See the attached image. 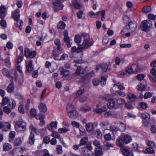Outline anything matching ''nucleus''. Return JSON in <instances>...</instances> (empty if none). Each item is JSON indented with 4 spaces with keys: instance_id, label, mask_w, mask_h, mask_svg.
<instances>
[{
    "instance_id": "a19ab883",
    "label": "nucleus",
    "mask_w": 156,
    "mask_h": 156,
    "mask_svg": "<svg viewBox=\"0 0 156 156\" xmlns=\"http://www.w3.org/2000/svg\"><path fill=\"white\" fill-rule=\"evenodd\" d=\"M88 141V139L87 137H85L82 138L80 141V145H83L85 144Z\"/></svg>"
},
{
    "instance_id": "6e6552de",
    "label": "nucleus",
    "mask_w": 156,
    "mask_h": 156,
    "mask_svg": "<svg viewBox=\"0 0 156 156\" xmlns=\"http://www.w3.org/2000/svg\"><path fill=\"white\" fill-rule=\"evenodd\" d=\"M68 33L67 30H65L63 33V35L64 36V41L65 42L67 43V45L68 48H70L72 45V43L70 42V40L69 36H68Z\"/></svg>"
},
{
    "instance_id": "0e129e2a",
    "label": "nucleus",
    "mask_w": 156,
    "mask_h": 156,
    "mask_svg": "<svg viewBox=\"0 0 156 156\" xmlns=\"http://www.w3.org/2000/svg\"><path fill=\"white\" fill-rule=\"evenodd\" d=\"M51 135L53 137H56L57 138H60V135L59 133L57 132L53 131L52 132Z\"/></svg>"
},
{
    "instance_id": "f257e3e1",
    "label": "nucleus",
    "mask_w": 156,
    "mask_h": 156,
    "mask_svg": "<svg viewBox=\"0 0 156 156\" xmlns=\"http://www.w3.org/2000/svg\"><path fill=\"white\" fill-rule=\"evenodd\" d=\"M131 140V137L129 135H121L117 140L116 143L117 145L122 147L124 144H128L130 142Z\"/></svg>"
},
{
    "instance_id": "a211bd4d",
    "label": "nucleus",
    "mask_w": 156,
    "mask_h": 156,
    "mask_svg": "<svg viewBox=\"0 0 156 156\" xmlns=\"http://www.w3.org/2000/svg\"><path fill=\"white\" fill-rule=\"evenodd\" d=\"M133 73H136L140 70V66L138 64H133L131 66Z\"/></svg>"
},
{
    "instance_id": "9d476101",
    "label": "nucleus",
    "mask_w": 156,
    "mask_h": 156,
    "mask_svg": "<svg viewBox=\"0 0 156 156\" xmlns=\"http://www.w3.org/2000/svg\"><path fill=\"white\" fill-rule=\"evenodd\" d=\"M107 105L108 108L110 109H116L117 108L115 101L113 99L108 100L107 103Z\"/></svg>"
},
{
    "instance_id": "473e14b6",
    "label": "nucleus",
    "mask_w": 156,
    "mask_h": 156,
    "mask_svg": "<svg viewBox=\"0 0 156 156\" xmlns=\"http://www.w3.org/2000/svg\"><path fill=\"white\" fill-rule=\"evenodd\" d=\"M122 152L125 156H128L130 153L129 149L125 147L122 149Z\"/></svg>"
},
{
    "instance_id": "1a4fd4ad",
    "label": "nucleus",
    "mask_w": 156,
    "mask_h": 156,
    "mask_svg": "<svg viewBox=\"0 0 156 156\" xmlns=\"http://www.w3.org/2000/svg\"><path fill=\"white\" fill-rule=\"evenodd\" d=\"M127 26L129 29V32L133 33L136 30L137 25L135 22L130 21L129 23L128 24Z\"/></svg>"
},
{
    "instance_id": "052dcab7",
    "label": "nucleus",
    "mask_w": 156,
    "mask_h": 156,
    "mask_svg": "<svg viewBox=\"0 0 156 156\" xmlns=\"http://www.w3.org/2000/svg\"><path fill=\"white\" fill-rule=\"evenodd\" d=\"M146 151L149 154H155V151L152 147H149L147 148Z\"/></svg>"
},
{
    "instance_id": "4c0bfd02",
    "label": "nucleus",
    "mask_w": 156,
    "mask_h": 156,
    "mask_svg": "<svg viewBox=\"0 0 156 156\" xmlns=\"http://www.w3.org/2000/svg\"><path fill=\"white\" fill-rule=\"evenodd\" d=\"M69 131V129L68 128H60L58 129V132L60 133H65Z\"/></svg>"
},
{
    "instance_id": "2f4dec72",
    "label": "nucleus",
    "mask_w": 156,
    "mask_h": 156,
    "mask_svg": "<svg viewBox=\"0 0 156 156\" xmlns=\"http://www.w3.org/2000/svg\"><path fill=\"white\" fill-rule=\"evenodd\" d=\"M72 3L75 7L76 9H79L82 6V5L79 4L77 2V0H72Z\"/></svg>"
},
{
    "instance_id": "4be33fe9",
    "label": "nucleus",
    "mask_w": 156,
    "mask_h": 156,
    "mask_svg": "<svg viewBox=\"0 0 156 156\" xmlns=\"http://www.w3.org/2000/svg\"><path fill=\"white\" fill-rule=\"evenodd\" d=\"M14 20L16 21L15 23L16 25L20 29H21L22 26L23 25V21L22 20L19 19V18H15Z\"/></svg>"
},
{
    "instance_id": "3c124183",
    "label": "nucleus",
    "mask_w": 156,
    "mask_h": 156,
    "mask_svg": "<svg viewBox=\"0 0 156 156\" xmlns=\"http://www.w3.org/2000/svg\"><path fill=\"white\" fill-rule=\"evenodd\" d=\"M30 115L32 117H35L37 115V112L36 110L34 108L31 109L30 111Z\"/></svg>"
},
{
    "instance_id": "864d4df0",
    "label": "nucleus",
    "mask_w": 156,
    "mask_h": 156,
    "mask_svg": "<svg viewBox=\"0 0 156 156\" xmlns=\"http://www.w3.org/2000/svg\"><path fill=\"white\" fill-rule=\"evenodd\" d=\"M57 125V122H52L50 124L51 129H56Z\"/></svg>"
},
{
    "instance_id": "c9c22d12",
    "label": "nucleus",
    "mask_w": 156,
    "mask_h": 156,
    "mask_svg": "<svg viewBox=\"0 0 156 156\" xmlns=\"http://www.w3.org/2000/svg\"><path fill=\"white\" fill-rule=\"evenodd\" d=\"M29 129L31 131L30 133H37L38 132V129L32 125H31L29 127Z\"/></svg>"
},
{
    "instance_id": "e2e57ef3",
    "label": "nucleus",
    "mask_w": 156,
    "mask_h": 156,
    "mask_svg": "<svg viewBox=\"0 0 156 156\" xmlns=\"http://www.w3.org/2000/svg\"><path fill=\"white\" fill-rule=\"evenodd\" d=\"M145 76L143 74H139L137 75L136 77L137 80L139 81L143 80Z\"/></svg>"
},
{
    "instance_id": "79ce46f5",
    "label": "nucleus",
    "mask_w": 156,
    "mask_h": 156,
    "mask_svg": "<svg viewBox=\"0 0 156 156\" xmlns=\"http://www.w3.org/2000/svg\"><path fill=\"white\" fill-rule=\"evenodd\" d=\"M128 98L132 101H134L136 98V97L133 94H129L128 95Z\"/></svg>"
},
{
    "instance_id": "bf43d9fd",
    "label": "nucleus",
    "mask_w": 156,
    "mask_h": 156,
    "mask_svg": "<svg viewBox=\"0 0 156 156\" xmlns=\"http://www.w3.org/2000/svg\"><path fill=\"white\" fill-rule=\"evenodd\" d=\"M0 25L3 28H5L6 27V23L5 20H2L0 21Z\"/></svg>"
},
{
    "instance_id": "4d7b16f0",
    "label": "nucleus",
    "mask_w": 156,
    "mask_h": 156,
    "mask_svg": "<svg viewBox=\"0 0 156 156\" xmlns=\"http://www.w3.org/2000/svg\"><path fill=\"white\" fill-rule=\"evenodd\" d=\"M145 88V86L144 84L140 83V85H139L137 87V89L139 90H144Z\"/></svg>"
},
{
    "instance_id": "dca6fc26",
    "label": "nucleus",
    "mask_w": 156,
    "mask_h": 156,
    "mask_svg": "<svg viewBox=\"0 0 156 156\" xmlns=\"http://www.w3.org/2000/svg\"><path fill=\"white\" fill-rule=\"evenodd\" d=\"M111 66L107 63H104L101 65V69L103 72L109 71L111 69Z\"/></svg>"
},
{
    "instance_id": "a18cd8bd",
    "label": "nucleus",
    "mask_w": 156,
    "mask_h": 156,
    "mask_svg": "<svg viewBox=\"0 0 156 156\" xmlns=\"http://www.w3.org/2000/svg\"><path fill=\"white\" fill-rule=\"evenodd\" d=\"M147 76L152 82H154L156 81V76L151 75L150 74H148Z\"/></svg>"
},
{
    "instance_id": "e433bc0d",
    "label": "nucleus",
    "mask_w": 156,
    "mask_h": 156,
    "mask_svg": "<svg viewBox=\"0 0 156 156\" xmlns=\"http://www.w3.org/2000/svg\"><path fill=\"white\" fill-rule=\"evenodd\" d=\"M11 101V103H9V106L11 109H13L16 106V103L13 99H12Z\"/></svg>"
},
{
    "instance_id": "de8ad7c7",
    "label": "nucleus",
    "mask_w": 156,
    "mask_h": 156,
    "mask_svg": "<svg viewBox=\"0 0 156 156\" xmlns=\"http://www.w3.org/2000/svg\"><path fill=\"white\" fill-rule=\"evenodd\" d=\"M11 108H9L8 106H5L3 107V110L4 112L7 114H8L11 112Z\"/></svg>"
},
{
    "instance_id": "20e7f679",
    "label": "nucleus",
    "mask_w": 156,
    "mask_h": 156,
    "mask_svg": "<svg viewBox=\"0 0 156 156\" xmlns=\"http://www.w3.org/2000/svg\"><path fill=\"white\" fill-rule=\"evenodd\" d=\"M152 26V22L150 20H146L143 21L140 25L141 30L146 32L150 30V29Z\"/></svg>"
},
{
    "instance_id": "6e6d98bb",
    "label": "nucleus",
    "mask_w": 156,
    "mask_h": 156,
    "mask_svg": "<svg viewBox=\"0 0 156 156\" xmlns=\"http://www.w3.org/2000/svg\"><path fill=\"white\" fill-rule=\"evenodd\" d=\"M141 108L144 109H146L148 107L147 104L144 102H142L140 103Z\"/></svg>"
},
{
    "instance_id": "c03bdc74",
    "label": "nucleus",
    "mask_w": 156,
    "mask_h": 156,
    "mask_svg": "<svg viewBox=\"0 0 156 156\" xmlns=\"http://www.w3.org/2000/svg\"><path fill=\"white\" fill-rule=\"evenodd\" d=\"M119 128L121 131H124L126 129V126L123 123L120 122L119 126Z\"/></svg>"
},
{
    "instance_id": "423d86ee",
    "label": "nucleus",
    "mask_w": 156,
    "mask_h": 156,
    "mask_svg": "<svg viewBox=\"0 0 156 156\" xmlns=\"http://www.w3.org/2000/svg\"><path fill=\"white\" fill-rule=\"evenodd\" d=\"M141 116L144 119L143 121L144 124L146 126H148L150 122V115L147 113H145L141 114Z\"/></svg>"
},
{
    "instance_id": "09e8293b",
    "label": "nucleus",
    "mask_w": 156,
    "mask_h": 156,
    "mask_svg": "<svg viewBox=\"0 0 156 156\" xmlns=\"http://www.w3.org/2000/svg\"><path fill=\"white\" fill-rule=\"evenodd\" d=\"M84 90V87H81L80 89L78 90L76 94V95L78 96H80V95L83 94V92Z\"/></svg>"
},
{
    "instance_id": "cd10ccee",
    "label": "nucleus",
    "mask_w": 156,
    "mask_h": 156,
    "mask_svg": "<svg viewBox=\"0 0 156 156\" xmlns=\"http://www.w3.org/2000/svg\"><path fill=\"white\" fill-rule=\"evenodd\" d=\"M94 123H90L86 124V127L87 131H91L94 129Z\"/></svg>"
},
{
    "instance_id": "412c9836",
    "label": "nucleus",
    "mask_w": 156,
    "mask_h": 156,
    "mask_svg": "<svg viewBox=\"0 0 156 156\" xmlns=\"http://www.w3.org/2000/svg\"><path fill=\"white\" fill-rule=\"evenodd\" d=\"M2 73L4 75L7 77L10 78H11L13 79V77L10 75L9 71L6 68L3 69L2 70Z\"/></svg>"
},
{
    "instance_id": "5701e85b",
    "label": "nucleus",
    "mask_w": 156,
    "mask_h": 156,
    "mask_svg": "<svg viewBox=\"0 0 156 156\" xmlns=\"http://www.w3.org/2000/svg\"><path fill=\"white\" fill-rule=\"evenodd\" d=\"M11 144L8 143H5L3 146V149L4 151H8L12 148Z\"/></svg>"
},
{
    "instance_id": "4468645a",
    "label": "nucleus",
    "mask_w": 156,
    "mask_h": 156,
    "mask_svg": "<svg viewBox=\"0 0 156 156\" xmlns=\"http://www.w3.org/2000/svg\"><path fill=\"white\" fill-rule=\"evenodd\" d=\"M80 151L82 155L86 156H94V154H90V153H89V151L88 149L86 148H80Z\"/></svg>"
},
{
    "instance_id": "6ab92c4d",
    "label": "nucleus",
    "mask_w": 156,
    "mask_h": 156,
    "mask_svg": "<svg viewBox=\"0 0 156 156\" xmlns=\"http://www.w3.org/2000/svg\"><path fill=\"white\" fill-rule=\"evenodd\" d=\"M20 12V10L19 9H16L12 13V16L15 20V18H20V15L19 14Z\"/></svg>"
},
{
    "instance_id": "2eb2a0df",
    "label": "nucleus",
    "mask_w": 156,
    "mask_h": 156,
    "mask_svg": "<svg viewBox=\"0 0 156 156\" xmlns=\"http://www.w3.org/2000/svg\"><path fill=\"white\" fill-rule=\"evenodd\" d=\"M83 50L82 46L80 45L77 48H76L75 46L72 47L71 50V52L72 53H74L75 52L79 53Z\"/></svg>"
},
{
    "instance_id": "72a5a7b5",
    "label": "nucleus",
    "mask_w": 156,
    "mask_h": 156,
    "mask_svg": "<svg viewBox=\"0 0 156 156\" xmlns=\"http://www.w3.org/2000/svg\"><path fill=\"white\" fill-rule=\"evenodd\" d=\"M9 99L7 97H3L2 101V105H5L8 104L9 102Z\"/></svg>"
},
{
    "instance_id": "ddd939ff",
    "label": "nucleus",
    "mask_w": 156,
    "mask_h": 156,
    "mask_svg": "<svg viewBox=\"0 0 156 156\" xmlns=\"http://www.w3.org/2000/svg\"><path fill=\"white\" fill-rule=\"evenodd\" d=\"M82 69V68L81 66H78L75 73L74 75L78 79H80L81 78H83L82 77V76L81 75V71Z\"/></svg>"
},
{
    "instance_id": "bb28decb",
    "label": "nucleus",
    "mask_w": 156,
    "mask_h": 156,
    "mask_svg": "<svg viewBox=\"0 0 156 156\" xmlns=\"http://www.w3.org/2000/svg\"><path fill=\"white\" fill-rule=\"evenodd\" d=\"M35 141L34 136L33 133H30L28 143L31 145L34 144Z\"/></svg>"
},
{
    "instance_id": "9b49d317",
    "label": "nucleus",
    "mask_w": 156,
    "mask_h": 156,
    "mask_svg": "<svg viewBox=\"0 0 156 156\" xmlns=\"http://www.w3.org/2000/svg\"><path fill=\"white\" fill-rule=\"evenodd\" d=\"M54 6V10L55 11L57 12L58 10L62 9L63 6L62 5L61 2L56 0L55 2L53 3Z\"/></svg>"
},
{
    "instance_id": "c85d7f7f",
    "label": "nucleus",
    "mask_w": 156,
    "mask_h": 156,
    "mask_svg": "<svg viewBox=\"0 0 156 156\" xmlns=\"http://www.w3.org/2000/svg\"><path fill=\"white\" fill-rule=\"evenodd\" d=\"M15 132L14 131H11L10 132L9 134V141L10 143H12L13 142V139L15 137Z\"/></svg>"
},
{
    "instance_id": "69168bd1",
    "label": "nucleus",
    "mask_w": 156,
    "mask_h": 156,
    "mask_svg": "<svg viewBox=\"0 0 156 156\" xmlns=\"http://www.w3.org/2000/svg\"><path fill=\"white\" fill-rule=\"evenodd\" d=\"M23 106L21 105L19 107L18 110L19 112L22 114H23L25 112Z\"/></svg>"
},
{
    "instance_id": "774afa93",
    "label": "nucleus",
    "mask_w": 156,
    "mask_h": 156,
    "mask_svg": "<svg viewBox=\"0 0 156 156\" xmlns=\"http://www.w3.org/2000/svg\"><path fill=\"white\" fill-rule=\"evenodd\" d=\"M56 150L58 154H60L62 153V147L61 145L57 146Z\"/></svg>"
},
{
    "instance_id": "a878e982",
    "label": "nucleus",
    "mask_w": 156,
    "mask_h": 156,
    "mask_svg": "<svg viewBox=\"0 0 156 156\" xmlns=\"http://www.w3.org/2000/svg\"><path fill=\"white\" fill-rule=\"evenodd\" d=\"M22 142L21 138L18 137L16 138L12 142L14 143V144L15 146H19L21 144Z\"/></svg>"
},
{
    "instance_id": "13d9d810",
    "label": "nucleus",
    "mask_w": 156,
    "mask_h": 156,
    "mask_svg": "<svg viewBox=\"0 0 156 156\" xmlns=\"http://www.w3.org/2000/svg\"><path fill=\"white\" fill-rule=\"evenodd\" d=\"M109 41V37L108 36H105L103 38L102 42L103 44L105 45Z\"/></svg>"
},
{
    "instance_id": "c756f323",
    "label": "nucleus",
    "mask_w": 156,
    "mask_h": 156,
    "mask_svg": "<svg viewBox=\"0 0 156 156\" xmlns=\"http://www.w3.org/2000/svg\"><path fill=\"white\" fill-rule=\"evenodd\" d=\"M66 26V24L65 22L60 21L58 23L57 27L58 29H65Z\"/></svg>"
},
{
    "instance_id": "8fccbe9b",
    "label": "nucleus",
    "mask_w": 156,
    "mask_h": 156,
    "mask_svg": "<svg viewBox=\"0 0 156 156\" xmlns=\"http://www.w3.org/2000/svg\"><path fill=\"white\" fill-rule=\"evenodd\" d=\"M107 79L104 76H102L99 82L100 84L102 85H104L106 84Z\"/></svg>"
},
{
    "instance_id": "ea45409f",
    "label": "nucleus",
    "mask_w": 156,
    "mask_h": 156,
    "mask_svg": "<svg viewBox=\"0 0 156 156\" xmlns=\"http://www.w3.org/2000/svg\"><path fill=\"white\" fill-rule=\"evenodd\" d=\"M151 11V8L150 6H145L142 9V11L144 13H147Z\"/></svg>"
},
{
    "instance_id": "393cba45",
    "label": "nucleus",
    "mask_w": 156,
    "mask_h": 156,
    "mask_svg": "<svg viewBox=\"0 0 156 156\" xmlns=\"http://www.w3.org/2000/svg\"><path fill=\"white\" fill-rule=\"evenodd\" d=\"M94 156H101L103 154L102 149L100 147L95 149L94 152Z\"/></svg>"
},
{
    "instance_id": "49530a36",
    "label": "nucleus",
    "mask_w": 156,
    "mask_h": 156,
    "mask_svg": "<svg viewBox=\"0 0 156 156\" xmlns=\"http://www.w3.org/2000/svg\"><path fill=\"white\" fill-rule=\"evenodd\" d=\"M153 95V93L150 92H147L144 94V98L145 99H146L151 97Z\"/></svg>"
},
{
    "instance_id": "f03ea898",
    "label": "nucleus",
    "mask_w": 156,
    "mask_h": 156,
    "mask_svg": "<svg viewBox=\"0 0 156 156\" xmlns=\"http://www.w3.org/2000/svg\"><path fill=\"white\" fill-rule=\"evenodd\" d=\"M16 130L20 132H23L26 129V123L24 120L20 118L16 121L15 126Z\"/></svg>"
},
{
    "instance_id": "7ed1b4c3",
    "label": "nucleus",
    "mask_w": 156,
    "mask_h": 156,
    "mask_svg": "<svg viewBox=\"0 0 156 156\" xmlns=\"http://www.w3.org/2000/svg\"><path fill=\"white\" fill-rule=\"evenodd\" d=\"M81 37L83 39V43L80 46H82L83 49L91 46L92 44L90 41V36L88 34L83 33L81 35Z\"/></svg>"
},
{
    "instance_id": "5fc2aeb1",
    "label": "nucleus",
    "mask_w": 156,
    "mask_h": 156,
    "mask_svg": "<svg viewBox=\"0 0 156 156\" xmlns=\"http://www.w3.org/2000/svg\"><path fill=\"white\" fill-rule=\"evenodd\" d=\"M92 83L94 86H98L100 83L99 80L98 79H94L93 80Z\"/></svg>"
},
{
    "instance_id": "338daca9",
    "label": "nucleus",
    "mask_w": 156,
    "mask_h": 156,
    "mask_svg": "<svg viewBox=\"0 0 156 156\" xmlns=\"http://www.w3.org/2000/svg\"><path fill=\"white\" fill-rule=\"evenodd\" d=\"M71 124L73 126L77 128H79L80 126V124L78 122L75 121H72L71 122Z\"/></svg>"
},
{
    "instance_id": "0eeeda50",
    "label": "nucleus",
    "mask_w": 156,
    "mask_h": 156,
    "mask_svg": "<svg viewBox=\"0 0 156 156\" xmlns=\"http://www.w3.org/2000/svg\"><path fill=\"white\" fill-rule=\"evenodd\" d=\"M36 54L35 51H30L28 48H26L24 50L25 56L27 58H32L35 57Z\"/></svg>"
},
{
    "instance_id": "f3484780",
    "label": "nucleus",
    "mask_w": 156,
    "mask_h": 156,
    "mask_svg": "<svg viewBox=\"0 0 156 156\" xmlns=\"http://www.w3.org/2000/svg\"><path fill=\"white\" fill-rule=\"evenodd\" d=\"M32 63L33 61L32 60H30L28 63H26L27 69L29 73L31 72L34 69L32 66Z\"/></svg>"
},
{
    "instance_id": "680f3d73",
    "label": "nucleus",
    "mask_w": 156,
    "mask_h": 156,
    "mask_svg": "<svg viewBox=\"0 0 156 156\" xmlns=\"http://www.w3.org/2000/svg\"><path fill=\"white\" fill-rule=\"evenodd\" d=\"M95 135L99 139H100L101 138L102 135L101 132L99 130L95 132Z\"/></svg>"
},
{
    "instance_id": "f704fd0d",
    "label": "nucleus",
    "mask_w": 156,
    "mask_h": 156,
    "mask_svg": "<svg viewBox=\"0 0 156 156\" xmlns=\"http://www.w3.org/2000/svg\"><path fill=\"white\" fill-rule=\"evenodd\" d=\"M82 38L81 36L79 35H76L75 37V41L78 44H80L81 39Z\"/></svg>"
},
{
    "instance_id": "aec40b11",
    "label": "nucleus",
    "mask_w": 156,
    "mask_h": 156,
    "mask_svg": "<svg viewBox=\"0 0 156 156\" xmlns=\"http://www.w3.org/2000/svg\"><path fill=\"white\" fill-rule=\"evenodd\" d=\"M38 108L41 112H45L47 111V108L46 105L43 103L40 104L38 106Z\"/></svg>"
},
{
    "instance_id": "39448f33",
    "label": "nucleus",
    "mask_w": 156,
    "mask_h": 156,
    "mask_svg": "<svg viewBox=\"0 0 156 156\" xmlns=\"http://www.w3.org/2000/svg\"><path fill=\"white\" fill-rule=\"evenodd\" d=\"M66 110L69 118L73 117L75 115H77L74 106L71 104H69L67 105Z\"/></svg>"
},
{
    "instance_id": "f8f14e48",
    "label": "nucleus",
    "mask_w": 156,
    "mask_h": 156,
    "mask_svg": "<svg viewBox=\"0 0 156 156\" xmlns=\"http://www.w3.org/2000/svg\"><path fill=\"white\" fill-rule=\"evenodd\" d=\"M10 81L11 83L9 84L6 89L7 92L9 93L12 92L15 89L13 79H11Z\"/></svg>"
},
{
    "instance_id": "7c9ffc66",
    "label": "nucleus",
    "mask_w": 156,
    "mask_h": 156,
    "mask_svg": "<svg viewBox=\"0 0 156 156\" xmlns=\"http://www.w3.org/2000/svg\"><path fill=\"white\" fill-rule=\"evenodd\" d=\"M62 53V51H59L56 49H55L53 50L52 52V55L53 56H55V58L58 57L59 55Z\"/></svg>"
},
{
    "instance_id": "58836bf2",
    "label": "nucleus",
    "mask_w": 156,
    "mask_h": 156,
    "mask_svg": "<svg viewBox=\"0 0 156 156\" xmlns=\"http://www.w3.org/2000/svg\"><path fill=\"white\" fill-rule=\"evenodd\" d=\"M116 87H117L120 90L124 89V88L122 85L121 83L120 82H118L117 84H115L114 85V86L113 87V88L114 89H115Z\"/></svg>"
},
{
    "instance_id": "b1692460",
    "label": "nucleus",
    "mask_w": 156,
    "mask_h": 156,
    "mask_svg": "<svg viewBox=\"0 0 156 156\" xmlns=\"http://www.w3.org/2000/svg\"><path fill=\"white\" fill-rule=\"evenodd\" d=\"M61 73V75H63V76H68L69 74V72L68 70L65 69L63 67H62L60 68Z\"/></svg>"
},
{
    "instance_id": "603ef678",
    "label": "nucleus",
    "mask_w": 156,
    "mask_h": 156,
    "mask_svg": "<svg viewBox=\"0 0 156 156\" xmlns=\"http://www.w3.org/2000/svg\"><path fill=\"white\" fill-rule=\"evenodd\" d=\"M117 104L119 105H123L125 103V101L123 99L119 98L116 100Z\"/></svg>"
},
{
    "instance_id": "37998d69",
    "label": "nucleus",
    "mask_w": 156,
    "mask_h": 156,
    "mask_svg": "<svg viewBox=\"0 0 156 156\" xmlns=\"http://www.w3.org/2000/svg\"><path fill=\"white\" fill-rule=\"evenodd\" d=\"M90 109V108L86 105H84L83 106L81 107L80 108V110L81 111L85 112H88Z\"/></svg>"
}]
</instances>
